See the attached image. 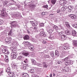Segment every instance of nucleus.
<instances>
[{
  "mask_svg": "<svg viewBox=\"0 0 77 77\" xmlns=\"http://www.w3.org/2000/svg\"><path fill=\"white\" fill-rule=\"evenodd\" d=\"M11 27L12 28L10 32L8 33V35L9 36H12L13 32L15 31L14 29L16 28V27H20V26L19 25L17 24V21H13L11 23Z\"/></svg>",
  "mask_w": 77,
  "mask_h": 77,
  "instance_id": "f257e3e1",
  "label": "nucleus"
},
{
  "mask_svg": "<svg viewBox=\"0 0 77 77\" xmlns=\"http://www.w3.org/2000/svg\"><path fill=\"white\" fill-rule=\"evenodd\" d=\"M73 8V6H69L67 8V6L64 5L62 7L61 10L63 12V11H65L66 10V9H67L68 10L67 11H68V12H71V10Z\"/></svg>",
  "mask_w": 77,
  "mask_h": 77,
  "instance_id": "f03ea898",
  "label": "nucleus"
},
{
  "mask_svg": "<svg viewBox=\"0 0 77 77\" xmlns=\"http://www.w3.org/2000/svg\"><path fill=\"white\" fill-rule=\"evenodd\" d=\"M37 30L36 27L31 28L30 29H26L28 33L29 34H32L34 32H35Z\"/></svg>",
  "mask_w": 77,
  "mask_h": 77,
  "instance_id": "7ed1b4c3",
  "label": "nucleus"
},
{
  "mask_svg": "<svg viewBox=\"0 0 77 77\" xmlns=\"http://www.w3.org/2000/svg\"><path fill=\"white\" fill-rule=\"evenodd\" d=\"M11 39H12V38L11 37L6 38L5 40L6 44H11V43L12 42V41L11 40Z\"/></svg>",
  "mask_w": 77,
  "mask_h": 77,
  "instance_id": "20e7f679",
  "label": "nucleus"
},
{
  "mask_svg": "<svg viewBox=\"0 0 77 77\" xmlns=\"http://www.w3.org/2000/svg\"><path fill=\"white\" fill-rule=\"evenodd\" d=\"M70 69V68L69 67L65 66L62 68V71L64 72V73H66V72H68L69 71Z\"/></svg>",
  "mask_w": 77,
  "mask_h": 77,
  "instance_id": "39448f33",
  "label": "nucleus"
},
{
  "mask_svg": "<svg viewBox=\"0 0 77 77\" xmlns=\"http://www.w3.org/2000/svg\"><path fill=\"white\" fill-rule=\"evenodd\" d=\"M17 54H18V53H17V52H12L11 54V57L13 59H16Z\"/></svg>",
  "mask_w": 77,
  "mask_h": 77,
  "instance_id": "423d86ee",
  "label": "nucleus"
},
{
  "mask_svg": "<svg viewBox=\"0 0 77 77\" xmlns=\"http://www.w3.org/2000/svg\"><path fill=\"white\" fill-rule=\"evenodd\" d=\"M30 23L32 24V26H34L33 27H36V28L37 25L38 24L37 21H35L34 22H33V21H30ZM36 29H37V28H36Z\"/></svg>",
  "mask_w": 77,
  "mask_h": 77,
  "instance_id": "0eeeda50",
  "label": "nucleus"
},
{
  "mask_svg": "<svg viewBox=\"0 0 77 77\" xmlns=\"http://www.w3.org/2000/svg\"><path fill=\"white\" fill-rule=\"evenodd\" d=\"M39 35L40 36L42 37V38H44L47 36L46 33L44 32L43 31H42L40 32Z\"/></svg>",
  "mask_w": 77,
  "mask_h": 77,
  "instance_id": "6e6552de",
  "label": "nucleus"
},
{
  "mask_svg": "<svg viewBox=\"0 0 77 77\" xmlns=\"http://www.w3.org/2000/svg\"><path fill=\"white\" fill-rule=\"evenodd\" d=\"M21 54H22L23 56H28V57H29L30 56H29V53H26V51H23L21 52Z\"/></svg>",
  "mask_w": 77,
  "mask_h": 77,
  "instance_id": "1a4fd4ad",
  "label": "nucleus"
},
{
  "mask_svg": "<svg viewBox=\"0 0 77 77\" xmlns=\"http://www.w3.org/2000/svg\"><path fill=\"white\" fill-rule=\"evenodd\" d=\"M32 44H31L30 42H25L24 45L25 47H26L29 48V46H30Z\"/></svg>",
  "mask_w": 77,
  "mask_h": 77,
  "instance_id": "9d476101",
  "label": "nucleus"
},
{
  "mask_svg": "<svg viewBox=\"0 0 77 77\" xmlns=\"http://www.w3.org/2000/svg\"><path fill=\"white\" fill-rule=\"evenodd\" d=\"M62 48L64 50H68L69 48V45H68V44H66L65 46H63L62 47Z\"/></svg>",
  "mask_w": 77,
  "mask_h": 77,
  "instance_id": "9b49d317",
  "label": "nucleus"
},
{
  "mask_svg": "<svg viewBox=\"0 0 77 77\" xmlns=\"http://www.w3.org/2000/svg\"><path fill=\"white\" fill-rule=\"evenodd\" d=\"M69 16L71 18L72 20H75L76 19V16L74 14H70L69 15Z\"/></svg>",
  "mask_w": 77,
  "mask_h": 77,
  "instance_id": "f8f14e48",
  "label": "nucleus"
},
{
  "mask_svg": "<svg viewBox=\"0 0 77 77\" xmlns=\"http://www.w3.org/2000/svg\"><path fill=\"white\" fill-rule=\"evenodd\" d=\"M30 3L31 4H33L34 5H36L38 3V0H31Z\"/></svg>",
  "mask_w": 77,
  "mask_h": 77,
  "instance_id": "ddd939ff",
  "label": "nucleus"
},
{
  "mask_svg": "<svg viewBox=\"0 0 77 77\" xmlns=\"http://www.w3.org/2000/svg\"><path fill=\"white\" fill-rule=\"evenodd\" d=\"M57 39H59L60 41H62V39L61 38V35L58 34V33H56L55 35Z\"/></svg>",
  "mask_w": 77,
  "mask_h": 77,
  "instance_id": "4468645a",
  "label": "nucleus"
},
{
  "mask_svg": "<svg viewBox=\"0 0 77 77\" xmlns=\"http://www.w3.org/2000/svg\"><path fill=\"white\" fill-rule=\"evenodd\" d=\"M71 62L70 60H67L65 62L66 65H69L71 64Z\"/></svg>",
  "mask_w": 77,
  "mask_h": 77,
  "instance_id": "2eb2a0df",
  "label": "nucleus"
},
{
  "mask_svg": "<svg viewBox=\"0 0 77 77\" xmlns=\"http://www.w3.org/2000/svg\"><path fill=\"white\" fill-rule=\"evenodd\" d=\"M66 2V1L65 0H61L60 1V4H62L63 5H65Z\"/></svg>",
  "mask_w": 77,
  "mask_h": 77,
  "instance_id": "dca6fc26",
  "label": "nucleus"
},
{
  "mask_svg": "<svg viewBox=\"0 0 77 77\" xmlns=\"http://www.w3.org/2000/svg\"><path fill=\"white\" fill-rule=\"evenodd\" d=\"M29 48L31 51H34L35 48H34V46L32 44L30 46L28 47Z\"/></svg>",
  "mask_w": 77,
  "mask_h": 77,
  "instance_id": "f3484780",
  "label": "nucleus"
},
{
  "mask_svg": "<svg viewBox=\"0 0 77 77\" xmlns=\"http://www.w3.org/2000/svg\"><path fill=\"white\" fill-rule=\"evenodd\" d=\"M61 41H65V38H66V36L64 35L63 34L61 35Z\"/></svg>",
  "mask_w": 77,
  "mask_h": 77,
  "instance_id": "a211bd4d",
  "label": "nucleus"
},
{
  "mask_svg": "<svg viewBox=\"0 0 77 77\" xmlns=\"http://www.w3.org/2000/svg\"><path fill=\"white\" fill-rule=\"evenodd\" d=\"M29 6L33 10L34 9H35V7H36V5H35V4H31L29 5Z\"/></svg>",
  "mask_w": 77,
  "mask_h": 77,
  "instance_id": "6ab92c4d",
  "label": "nucleus"
},
{
  "mask_svg": "<svg viewBox=\"0 0 77 77\" xmlns=\"http://www.w3.org/2000/svg\"><path fill=\"white\" fill-rule=\"evenodd\" d=\"M72 36H77V33L75 30H73L72 31Z\"/></svg>",
  "mask_w": 77,
  "mask_h": 77,
  "instance_id": "aec40b11",
  "label": "nucleus"
},
{
  "mask_svg": "<svg viewBox=\"0 0 77 77\" xmlns=\"http://www.w3.org/2000/svg\"><path fill=\"white\" fill-rule=\"evenodd\" d=\"M55 56L57 57H59V51L57 50L55 51Z\"/></svg>",
  "mask_w": 77,
  "mask_h": 77,
  "instance_id": "412c9836",
  "label": "nucleus"
},
{
  "mask_svg": "<svg viewBox=\"0 0 77 77\" xmlns=\"http://www.w3.org/2000/svg\"><path fill=\"white\" fill-rule=\"evenodd\" d=\"M24 40H28L29 39V36L28 35H26L23 37Z\"/></svg>",
  "mask_w": 77,
  "mask_h": 77,
  "instance_id": "4be33fe9",
  "label": "nucleus"
},
{
  "mask_svg": "<svg viewBox=\"0 0 77 77\" xmlns=\"http://www.w3.org/2000/svg\"><path fill=\"white\" fill-rule=\"evenodd\" d=\"M73 46L75 47H77V40H73Z\"/></svg>",
  "mask_w": 77,
  "mask_h": 77,
  "instance_id": "5701e85b",
  "label": "nucleus"
},
{
  "mask_svg": "<svg viewBox=\"0 0 77 77\" xmlns=\"http://www.w3.org/2000/svg\"><path fill=\"white\" fill-rule=\"evenodd\" d=\"M31 60L33 65H36V61L34 59L31 58Z\"/></svg>",
  "mask_w": 77,
  "mask_h": 77,
  "instance_id": "b1692460",
  "label": "nucleus"
},
{
  "mask_svg": "<svg viewBox=\"0 0 77 77\" xmlns=\"http://www.w3.org/2000/svg\"><path fill=\"white\" fill-rule=\"evenodd\" d=\"M12 2V3H10L9 4V6H11V5H14L15 4H16V2H15L13 0H10Z\"/></svg>",
  "mask_w": 77,
  "mask_h": 77,
  "instance_id": "393cba45",
  "label": "nucleus"
},
{
  "mask_svg": "<svg viewBox=\"0 0 77 77\" xmlns=\"http://www.w3.org/2000/svg\"><path fill=\"white\" fill-rule=\"evenodd\" d=\"M12 68H14V69H17V64L16 63H14L11 66Z\"/></svg>",
  "mask_w": 77,
  "mask_h": 77,
  "instance_id": "a878e982",
  "label": "nucleus"
},
{
  "mask_svg": "<svg viewBox=\"0 0 77 77\" xmlns=\"http://www.w3.org/2000/svg\"><path fill=\"white\" fill-rule=\"evenodd\" d=\"M21 55L19 56L18 57V60H22V59L23 58V55L21 53Z\"/></svg>",
  "mask_w": 77,
  "mask_h": 77,
  "instance_id": "bb28decb",
  "label": "nucleus"
},
{
  "mask_svg": "<svg viewBox=\"0 0 77 77\" xmlns=\"http://www.w3.org/2000/svg\"><path fill=\"white\" fill-rule=\"evenodd\" d=\"M29 75L27 73H24L22 74V77H29Z\"/></svg>",
  "mask_w": 77,
  "mask_h": 77,
  "instance_id": "cd10ccee",
  "label": "nucleus"
},
{
  "mask_svg": "<svg viewBox=\"0 0 77 77\" xmlns=\"http://www.w3.org/2000/svg\"><path fill=\"white\" fill-rule=\"evenodd\" d=\"M65 33L66 35H69L70 34V31L68 29L66 30Z\"/></svg>",
  "mask_w": 77,
  "mask_h": 77,
  "instance_id": "c85d7f7f",
  "label": "nucleus"
},
{
  "mask_svg": "<svg viewBox=\"0 0 77 77\" xmlns=\"http://www.w3.org/2000/svg\"><path fill=\"white\" fill-rule=\"evenodd\" d=\"M27 67H28V65L27 64H25L23 65V68L24 69H26Z\"/></svg>",
  "mask_w": 77,
  "mask_h": 77,
  "instance_id": "c756f323",
  "label": "nucleus"
},
{
  "mask_svg": "<svg viewBox=\"0 0 77 77\" xmlns=\"http://www.w3.org/2000/svg\"><path fill=\"white\" fill-rule=\"evenodd\" d=\"M47 31L49 33V34L50 35L53 32V30L52 29H47Z\"/></svg>",
  "mask_w": 77,
  "mask_h": 77,
  "instance_id": "7c9ffc66",
  "label": "nucleus"
},
{
  "mask_svg": "<svg viewBox=\"0 0 77 77\" xmlns=\"http://www.w3.org/2000/svg\"><path fill=\"white\" fill-rule=\"evenodd\" d=\"M59 27H60V28L58 29L59 31H60V30H61V29H62L63 30H64V27L61 26V25H59Z\"/></svg>",
  "mask_w": 77,
  "mask_h": 77,
  "instance_id": "2f4dec72",
  "label": "nucleus"
},
{
  "mask_svg": "<svg viewBox=\"0 0 77 77\" xmlns=\"http://www.w3.org/2000/svg\"><path fill=\"white\" fill-rule=\"evenodd\" d=\"M53 28L54 29H55L56 31V32H57V31H58V30H59V29H58V26L55 25L54 26Z\"/></svg>",
  "mask_w": 77,
  "mask_h": 77,
  "instance_id": "473e14b6",
  "label": "nucleus"
},
{
  "mask_svg": "<svg viewBox=\"0 0 77 77\" xmlns=\"http://www.w3.org/2000/svg\"><path fill=\"white\" fill-rule=\"evenodd\" d=\"M9 75H11V77H13V76H14L15 75V74H14V72H10L9 73Z\"/></svg>",
  "mask_w": 77,
  "mask_h": 77,
  "instance_id": "72a5a7b5",
  "label": "nucleus"
},
{
  "mask_svg": "<svg viewBox=\"0 0 77 77\" xmlns=\"http://www.w3.org/2000/svg\"><path fill=\"white\" fill-rule=\"evenodd\" d=\"M42 63L43 68H47V65L45 62H43Z\"/></svg>",
  "mask_w": 77,
  "mask_h": 77,
  "instance_id": "f704fd0d",
  "label": "nucleus"
},
{
  "mask_svg": "<svg viewBox=\"0 0 77 77\" xmlns=\"http://www.w3.org/2000/svg\"><path fill=\"white\" fill-rule=\"evenodd\" d=\"M57 0H52L51 1V3L52 4V5H55L56 2Z\"/></svg>",
  "mask_w": 77,
  "mask_h": 77,
  "instance_id": "c9c22d12",
  "label": "nucleus"
},
{
  "mask_svg": "<svg viewBox=\"0 0 77 77\" xmlns=\"http://www.w3.org/2000/svg\"><path fill=\"white\" fill-rule=\"evenodd\" d=\"M12 44L14 45V46H16V45H18V43L17 42H14Z\"/></svg>",
  "mask_w": 77,
  "mask_h": 77,
  "instance_id": "e433bc0d",
  "label": "nucleus"
},
{
  "mask_svg": "<svg viewBox=\"0 0 77 77\" xmlns=\"http://www.w3.org/2000/svg\"><path fill=\"white\" fill-rule=\"evenodd\" d=\"M65 25H66V26L67 27H68V28H70V25H69V24L68 23V22H66Z\"/></svg>",
  "mask_w": 77,
  "mask_h": 77,
  "instance_id": "4c0bfd02",
  "label": "nucleus"
},
{
  "mask_svg": "<svg viewBox=\"0 0 77 77\" xmlns=\"http://www.w3.org/2000/svg\"><path fill=\"white\" fill-rule=\"evenodd\" d=\"M31 0H28V1H25L24 3L25 4H27V3H30L31 1H30Z\"/></svg>",
  "mask_w": 77,
  "mask_h": 77,
  "instance_id": "58836bf2",
  "label": "nucleus"
},
{
  "mask_svg": "<svg viewBox=\"0 0 77 77\" xmlns=\"http://www.w3.org/2000/svg\"><path fill=\"white\" fill-rule=\"evenodd\" d=\"M50 55L52 57H54V53L53 52H51L50 53Z\"/></svg>",
  "mask_w": 77,
  "mask_h": 77,
  "instance_id": "ea45409f",
  "label": "nucleus"
},
{
  "mask_svg": "<svg viewBox=\"0 0 77 77\" xmlns=\"http://www.w3.org/2000/svg\"><path fill=\"white\" fill-rule=\"evenodd\" d=\"M69 59V57H68L65 59H63V62H65V61H66L67 60H68Z\"/></svg>",
  "mask_w": 77,
  "mask_h": 77,
  "instance_id": "a19ab883",
  "label": "nucleus"
},
{
  "mask_svg": "<svg viewBox=\"0 0 77 77\" xmlns=\"http://www.w3.org/2000/svg\"><path fill=\"white\" fill-rule=\"evenodd\" d=\"M44 23H39V27H44Z\"/></svg>",
  "mask_w": 77,
  "mask_h": 77,
  "instance_id": "79ce46f5",
  "label": "nucleus"
},
{
  "mask_svg": "<svg viewBox=\"0 0 77 77\" xmlns=\"http://www.w3.org/2000/svg\"><path fill=\"white\" fill-rule=\"evenodd\" d=\"M5 60L6 62H8V61H9V60L8 59V56L7 55H5Z\"/></svg>",
  "mask_w": 77,
  "mask_h": 77,
  "instance_id": "37998d69",
  "label": "nucleus"
},
{
  "mask_svg": "<svg viewBox=\"0 0 77 77\" xmlns=\"http://www.w3.org/2000/svg\"><path fill=\"white\" fill-rule=\"evenodd\" d=\"M30 73L32 74V73H34L35 71V70L33 69H30Z\"/></svg>",
  "mask_w": 77,
  "mask_h": 77,
  "instance_id": "c03bdc74",
  "label": "nucleus"
},
{
  "mask_svg": "<svg viewBox=\"0 0 77 77\" xmlns=\"http://www.w3.org/2000/svg\"><path fill=\"white\" fill-rule=\"evenodd\" d=\"M5 54H9V52L8 51V50L6 49V51H5V52L4 53Z\"/></svg>",
  "mask_w": 77,
  "mask_h": 77,
  "instance_id": "a18cd8bd",
  "label": "nucleus"
},
{
  "mask_svg": "<svg viewBox=\"0 0 77 77\" xmlns=\"http://www.w3.org/2000/svg\"><path fill=\"white\" fill-rule=\"evenodd\" d=\"M72 26L73 27L77 29V23H75L72 25Z\"/></svg>",
  "mask_w": 77,
  "mask_h": 77,
  "instance_id": "49530a36",
  "label": "nucleus"
},
{
  "mask_svg": "<svg viewBox=\"0 0 77 77\" xmlns=\"http://www.w3.org/2000/svg\"><path fill=\"white\" fill-rule=\"evenodd\" d=\"M49 13H50V14H51L50 15H52L53 16L54 15V14H53V11H49Z\"/></svg>",
  "mask_w": 77,
  "mask_h": 77,
  "instance_id": "de8ad7c7",
  "label": "nucleus"
},
{
  "mask_svg": "<svg viewBox=\"0 0 77 77\" xmlns=\"http://www.w3.org/2000/svg\"><path fill=\"white\" fill-rule=\"evenodd\" d=\"M11 49L12 51H15L16 50V48L14 47L12 48Z\"/></svg>",
  "mask_w": 77,
  "mask_h": 77,
  "instance_id": "09e8293b",
  "label": "nucleus"
},
{
  "mask_svg": "<svg viewBox=\"0 0 77 77\" xmlns=\"http://www.w3.org/2000/svg\"><path fill=\"white\" fill-rule=\"evenodd\" d=\"M3 71L2 69H0V76L3 75Z\"/></svg>",
  "mask_w": 77,
  "mask_h": 77,
  "instance_id": "8fccbe9b",
  "label": "nucleus"
},
{
  "mask_svg": "<svg viewBox=\"0 0 77 77\" xmlns=\"http://www.w3.org/2000/svg\"><path fill=\"white\" fill-rule=\"evenodd\" d=\"M66 52L64 51L61 52V53H62L64 56H66Z\"/></svg>",
  "mask_w": 77,
  "mask_h": 77,
  "instance_id": "3c124183",
  "label": "nucleus"
},
{
  "mask_svg": "<svg viewBox=\"0 0 77 77\" xmlns=\"http://www.w3.org/2000/svg\"><path fill=\"white\" fill-rule=\"evenodd\" d=\"M45 58H49V59H50V56H49L48 55L45 56Z\"/></svg>",
  "mask_w": 77,
  "mask_h": 77,
  "instance_id": "603ef678",
  "label": "nucleus"
},
{
  "mask_svg": "<svg viewBox=\"0 0 77 77\" xmlns=\"http://www.w3.org/2000/svg\"><path fill=\"white\" fill-rule=\"evenodd\" d=\"M6 49L5 48H3L2 49V53H5V52L6 51Z\"/></svg>",
  "mask_w": 77,
  "mask_h": 77,
  "instance_id": "864d4df0",
  "label": "nucleus"
},
{
  "mask_svg": "<svg viewBox=\"0 0 77 77\" xmlns=\"http://www.w3.org/2000/svg\"><path fill=\"white\" fill-rule=\"evenodd\" d=\"M60 31L58 30L57 31V32H58V35H60V36H61V35H62V33L60 32Z\"/></svg>",
  "mask_w": 77,
  "mask_h": 77,
  "instance_id": "5fc2aeb1",
  "label": "nucleus"
},
{
  "mask_svg": "<svg viewBox=\"0 0 77 77\" xmlns=\"http://www.w3.org/2000/svg\"><path fill=\"white\" fill-rule=\"evenodd\" d=\"M43 8H46L47 9H48V5H45L43 6Z\"/></svg>",
  "mask_w": 77,
  "mask_h": 77,
  "instance_id": "6e6d98bb",
  "label": "nucleus"
},
{
  "mask_svg": "<svg viewBox=\"0 0 77 77\" xmlns=\"http://www.w3.org/2000/svg\"><path fill=\"white\" fill-rule=\"evenodd\" d=\"M6 70V72H8V73H9L11 72V70H9L8 69H5Z\"/></svg>",
  "mask_w": 77,
  "mask_h": 77,
  "instance_id": "4d7b16f0",
  "label": "nucleus"
},
{
  "mask_svg": "<svg viewBox=\"0 0 77 77\" xmlns=\"http://www.w3.org/2000/svg\"><path fill=\"white\" fill-rule=\"evenodd\" d=\"M64 57V56L62 54V53L60 54V58H62V57Z\"/></svg>",
  "mask_w": 77,
  "mask_h": 77,
  "instance_id": "13d9d810",
  "label": "nucleus"
},
{
  "mask_svg": "<svg viewBox=\"0 0 77 77\" xmlns=\"http://www.w3.org/2000/svg\"><path fill=\"white\" fill-rule=\"evenodd\" d=\"M3 23V21L2 20L0 19V25L2 24Z\"/></svg>",
  "mask_w": 77,
  "mask_h": 77,
  "instance_id": "bf43d9fd",
  "label": "nucleus"
},
{
  "mask_svg": "<svg viewBox=\"0 0 77 77\" xmlns=\"http://www.w3.org/2000/svg\"><path fill=\"white\" fill-rule=\"evenodd\" d=\"M38 66L40 67H42V66H43V64L42 63H40L38 64Z\"/></svg>",
  "mask_w": 77,
  "mask_h": 77,
  "instance_id": "052dcab7",
  "label": "nucleus"
},
{
  "mask_svg": "<svg viewBox=\"0 0 77 77\" xmlns=\"http://www.w3.org/2000/svg\"><path fill=\"white\" fill-rule=\"evenodd\" d=\"M6 8H3L2 9V11H4V12H6Z\"/></svg>",
  "mask_w": 77,
  "mask_h": 77,
  "instance_id": "680f3d73",
  "label": "nucleus"
},
{
  "mask_svg": "<svg viewBox=\"0 0 77 77\" xmlns=\"http://www.w3.org/2000/svg\"><path fill=\"white\" fill-rule=\"evenodd\" d=\"M57 13L58 14H59V13L60 12V9H58L57 11Z\"/></svg>",
  "mask_w": 77,
  "mask_h": 77,
  "instance_id": "e2e57ef3",
  "label": "nucleus"
},
{
  "mask_svg": "<svg viewBox=\"0 0 77 77\" xmlns=\"http://www.w3.org/2000/svg\"><path fill=\"white\" fill-rule=\"evenodd\" d=\"M39 35H37L35 36V38H39Z\"/></svg>",
  "mask_w": 77,
  "mask_h": 77,
  "instance_id": "0e129e2a",
  "label": "nucleus"
},
{
  "mask_svg": "<svg viewBox=\"0 0 77 77\" xmlns=\"http://www.w3.org/2000/svg\"><path fill=\"white\" fill-rule=\"evenodd\" d=\"M6 13V12L2 11H1V14H5Z\"/></svg>",
  "mask_w": 77,
  "mask_h": 77,
  "instance_id": "69168bd1",
  "label": "nucleus"
},
{
  "mask_svg": "<svg viewBox=\"0 0 77 77\" xmlns=\"http://www.w3.org/2000/svg\"><path fill=\"white\" fill-rule=\"evenodd\" d=\"M57 63L58 64H61L62 63V62L60 61H57Z\"/></svg>",
  "mask_w": 77,
  "mask_h": 77,
  "instance_id": "338daca9",
  "label": "nucleus"
},
{
  "mask_svg": "<svg viewBox=\"0 0 77 77\" xmlns=\"http://www.w3.org/2000/svg\"><path fill=\"white\" fill-rule=\"evenodd\" d=\"M75 9V11H76V12L77 13V6H76Z\"/></svg>",
  "mask_w": 77,
  "mask_h": 77,
  "instance_id": "774afa93",
  "label": "nucleus"
}]
</instances>
